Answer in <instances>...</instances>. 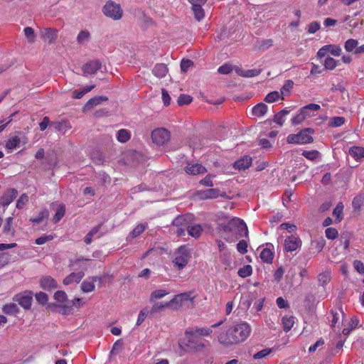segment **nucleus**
Here are the masks:
<instances>
[{"instance_id":"obj_54","label":"nucleus","mask_w":364,"mask_h":364,"mask_svg":"<svg viewBox=\"0 0 364 364\" xmlns=\"http://www.w3.org/2000/svg\"><path fill=\"white\" fill-rule=\"evenodd\" d=\"M55 128L58 132H65L66 131H68L70 129H71V126H70V123L68 122L63 121V122H60L56 123L55 125Z\"/></svg>"},{"instance_id":"obj_16","label":"nucleus","mask_w":364,"mask_h":364,"mask_svg":"<svg viewBox=\"0 0 364 364\" xmlns=\"http://www.w3.org/2000/svg\"><path fill=\"white\" fill-rule=\"evenodd\" d=\"M40 286L46 291H50L58 287V283L50 276H43L40 279Z\"/></svg>"},{"instance_id":"obj_6","label":"nucleus","mask_w":364,"mask_h":364,"mask_svg":"<svg viewBox=\"0 0 364 364\" xmlns=\"http://www.w3.org/2000/svg\"><path fill=\"white\" fill-rule=\"evenodd\" d=\"M190 258L191 255L188 248L185 245H181L174 252L173 265L178 270H181L186 267Z\"/></svg>"},{"instance_id":"obj_40","label":"nucleus","mask_w":364,"mask_h":364,"mask_svg":"<svg viewBox=\"0 0 364 364\" xmlns=\"http://www.w3.org/2000/svg\"><path fill=\"white\" fill-rule=\"evenodd\" d=\"M54 299L60 304H63V305L68 302L67 294L64 291H57L54 294Z\"/></svg>"},{"instance_id":"obj_39","label":"nucleus","mask_w":364,"mask_h":364,"mask_svg":"<svg viewBox=\"0 0 364 364\" xmlns=\"http://www.w3.org/2000/svg\"><path fill=\"white\" fill-rule=\"evenodd\" d=\"M65 205L64 204H60L56 210L55 215L53 216V220L54 223L59 222L65 215Z\"/></svg>"},{"instance_id":"obj_2","label":"nucleus","mask_w":364,"mask_h":364,"mask_svg":"<svg viewBox=\"0 0 364 364\" xmlns=\"http://www.w3.org/2000/svg\"><path fill=\"white\" fill-rule=\"evenodd\" d=\"M220 228L225 234V240L228 242H235L240 237H248V229L245 223L237 217L220 224Z\"/></svg>"},{"instance_id":"obj_27","label":"nucleus","mask_w":364,"mask_h":364,"mask_svg":"<svg viewBox=\"0 0 364 364\" xmlns=\"http://www.w3.org/2000/svg\"><path fill=\"white\" fill-rule=\"evenodd\" d=\"M2 311L6 314L14 315L19 312V309L15 303H9L3 306Z\"/></svg>"},{"instance_id":"obj_37","label":"nucleus","mask_w":364,"mask_h":364,"mask_svg":"<svg viewBox=\"0 0 364 364\" xmlns=\"http://www.w3.org/2000/svg\"><path fill=\"white\" fill-rule=\"evenodd\" d=\"M13 220L14 219L12 217H9L6 218V223L3 228V232L5 234H10L11 235H14L15 231L12 226L13 225Z\"/></svg>"},{"instance_id":"obj_32","label":"nucleus","mask_w":364,"mask_h":364,"mask_svg":"<svg viewBox=\"0 0 364 364\" xmlns=\"http://www.w3.org/2000/svg\"><path fill=\"white\" fill-rule=\"evenodd\" d=\"M95 85H89L84 87L82 90H75L73 92V97L74 99H81L86 93L90 92Z\"/></svg>"},{"instance_id":"obj_26","label":"nucleus","mask_w":364,"mask_h":364,"mask_svg":"<svg viewBox=\"0 0 364 364\" xmlns=\"http://www.w3.org/2000/svg\"><path fill=\"white\" fill-rule=\"evenodd\" d=\"M349 154L355 160H360L364 157V148L353 146L349 149Z\"/></svg>"},{"instance_id":"obj_35","label":"nucleus","mask_w":364,"mask_h":364,"mask_svg":"<svg viewBox=\"0 0 364 364\" xmlns=\"http://www.w3.org/2000/svg\"><path fill=\"white\" fill-rule=\"evenodd\" d=\"M168 291L165 289H157L151 292L150 295V301L161 299L168 294Z\"/></svg>"},{"instance_id":"obj_30","label":"nucleus","mask_w":364,"mask_h":364,"mask_svg":"<svg viewBox=\"0 0 364 364\" xmlns=\"http://www.w3.org/2000/svg\"><path fill=\"white\" fill-rule=\"evenodd\" d=\"M289 113V111L284 109L274 115V121L277 124L282 126L285 122V117Z\"/></svg>"},{"instance_id":"obj_44","label":"nucleus","mask_w":364,"mask_h":364,"mask_svg":"<svg viewBox=\"0 0 364 364\" xmlns=\"http://www.w3.org/2000/svg\"><path fill=\"white\" fill-rule=\"evenodd\" d=\"M147 228V223H141L137 225L132 231L131 235L133 238L139 236Z\"/></svg>"},{"instance_id":"obj_7","label":"nucleus","mask_w":364,"mask_h":364,"mask_svg":"<svg viewBox=\"0 0 364 364\" xmlns=\"http://www.w3.org/2000/svg\"><path fill=\"white\" fill-rule=\"evenodd\" d=\"M103 13L107 17L119 20L122 18L123 12L119 4L113 1H108L103 8Z\"/></svg>"},{"instance_id":"obj_28","label":"nucleus","mask_w":364,"mask_h":364,"mask_svg":"<svg viewBox=\"0 0 364 364\" xmlns=\"http://www.w3.org/2000/svg\"><path fill=\"white\" fill-rule=\"evenodd\" d=\"M283 328L285 332L289 331L294 324V317L292 316H284L282 319Z\"/></svg>"},{"instance_id":"obj_13","label":"nucleus","mask_w":364,"mask_h":364,"mask_svg":"<svg viewBox=\"0 0 364 364\" xmlns=\"http://www.w3.org/2000/svg\"><path fill=\"white\" fill-rule=\"evenodd\" d=\"M185 172L188 175L196 176L203 174L207 171L205 166L198 163L188 162L184 168Z\"/></svg>"},{"instance_id":"obj_41","label":"nucleus","mask_w":364,"mask_h":364,"mask_svg":"<svg viewBox=\"0 0 364 364\" xmlns=\"http://www.w3.org/2000/svg\"><path fill=\"white\" fill-rule=\"evenodd\" d=\"M169 306V303H156L154 304L151 309H149V313L150 314V316H153L156 312L161 311L165 307Z\"/></svg>"},{"instance_id":"obj_29","label":"nucleus","mask_w":364,"mask_h":364,"mask_svg":"<svg viewBox=\"0 0 364 364\" xmlns=\"http://www.w3.org/2000/svg\"><path fill=\"white\" fill-rule=\"evenodd\" d=\"M260 258L265 263H272L274 259V253L271 250L265 248L261 252Z\"/></svg>"},{"instance_id":"obj_53","label":"nucleus","mask_w":364,"mask_h":364,"mask_svg":"<svg viewBox=\"0 0 364 364\" xmlns=\"http://www.w3.org/2000/svg\"><path fill=\"white\" fill-rule=\"evenodd\" d=\"M82 305V299L79 298H76L72 301H68V304L64 305H60V306L63 308L70 309L73 306L76 308H80Z\"/></svg>"},{"instance_id":"obj_50","label":"nucleus","mask_w":364,"mask_h":364,"mask_svg":"<svg viewBox=\"0 0 364 364\" xmlns=\"http://www.w3.org/2000/svg\"><path fill=\"white\" fill-rule=\"evenodd\" d=\"M191 292H184L181 294H178L174 296V301L176 299H181L182 302L190 301L191 303H193L194 297H192Z\"/></svg>"},{"instance_id":"obj_8","label":"nucleus","mask_w":364,"mask_h":364,"mask_svg":"<svg viewBox=\"0 0 364 364\" xmlns=\"http://www.w3.org/2000/svg\"><path fill=\"white\" fill-rule=\"evenodd\" d=\"M13 301L18 304L26 310L31 309L33 301V292L31 291H25L18 293L13 297Z\"/></svg>"},{"instance_id":"obj_64","label":"nucleus","mask_w":364,"mask_h":364,"mask_svg":"<svg viewBox=\"0 0 364 364\" xmlns=\"http://www.w3.org/2000/svg\"><path fill=\"white\" fill-rule=\"evenodd\" d=\"M36 301L41 304H46L48 301V295L42 291H40L36 294Z\"/></svg>"},{"instance_id":"obj_31","label":"nucleus","mask_w":364,"mask_h":364,"mask_svg":"<svg viewBox=\"0 0 364 364\" xmlns=\"http://www.w3.org/2000/svg\"><path fill=\"white\" fill-rule=\"evenodd\" d=\"M344 205L343 203H338L333 211V215L336 217V220L338 223H340L343 220V211Z\"/></svg>"},{"instance_id":"obj_24","label":"nucleus","mask_w":364,"mask_h":364,"mask_svg":"<svg viewBox=\"0 0 364 364\" xmlns=\"http://www.w3.org/2000/svg\"><path fill=\"white\" fill-rule=\"evenodd\" d=\"M191 6V9L194 15V18L198 21H200L201 20H203L205 18V11L204 9L202 8L203 5L194 4Z\"/></svg>"},{"instance_id":"obj_57","label":"nucleus","mask_w":364,"mask_h":364,"mask_svg":"<svg viewBox=\"0 0 364 364\" xmlns=\"http://www.w3.org/2000/svg\"><path fill=\"white\" fill-rule=\"evenodd\" d=\"M28 202V196L26 193H23L16 202V208L22 209L24 205Z\"/></svg>"},{"instance_id":"obj_47","label":"nucleus","mask_w":364,"mask_h":364,"mask_svg":"<svg viewBox=\"0 0 364 364\" xmlns=\"http://www.w3.org/2000/svg\"><path fill=\"white\" fill-rule=\"evenodd\" d=\"M252 273V268L249 264L245 265L243 267L240 268L237 272L238 275L242 278H245L250 276Z\"/></svg>"},{"instance_id":"obj_19","label":"nucleus","mask_w":364,"mask_h":364,"mask_svg":"<svg viewBox=\"0 0 364 364\" xmlns=\"http://www.w3.org/2000/svg\"><path fill=\"white\" fill-rule=\"evenodd\" d=\"M305 109H306V111H305L306 113H305L304 116H305V119H307V118H310V117L316 116V112H317L318 111H319L321 109V107L319 105L311 103V104H309V105L303 107L300 109L304 110Z\"/></svg>"},{"instance_id":"obj_62","label":"nucleus","mask_w":364,"mask_h":364,"mask_svg":"<svg viewBox=\"0 0 364 364\" xmlns=\"http://www.w3.org/2000/svg\"><path fill=\"white\" fill-rule=\"evenodd\" d=\"M324 66L328 70H333L337 66L336 60L331 57H327L324 60Z\"/></svg>"},{"instance_id":"obj_45","label":"nucleus","mask_w":364,"mask_h":364,"mask_svg":"<svg viewBox=\"0 0 364 364\" xmlns=\"http://www.w3.org/2000/svg\"><path fill=\"white\" fill-rule=\"evenodd\" d=\"M305 111L306 109L304 110L299 109V112L291 119V124L293 125L299 124L306 119L304 116Z\"/></svg>"},{"instance_id":"obj_9","label":"nucleus","mask_w":364,"mask_h":364,"mask_svg":"<svg viewBox=\"0 0 364 364\" xmlns=\"http://www.w3.org/2000/svg\"><path fill=\"white\" fill-rule=\"evenodd\" d=\"M170 138L169 132L164 128H158L151 133L153 142L157 145L166 144Z\"/></svg>"},{"instance_id":"obj_11","label":"nucleus","mask_w":364,"mask_h":364,"mask_svg":"<svg viewBox=\"0 0 364 364\" xmlns=\"http://www.w3.org/2000/svg\"><path fill=\"white\" fill-rule=\"evenodd\" d=\"M196 196L200 200L215 199L220 195L219 188L199 190L196 192Z\"/></svg>"},{"instance_id":"obj_23","label":"nucleus","mask_w":364,"mask_h":364,"mask_svg":"<svg viewBox=\"0 0 364 364\" xmlns=\"http://www.w3.org/2000/svg\"><path fill=\"white\" fill-rule=\"evenodd\" d=\"M190 331H192L193 333H194L196 336H208L210 335L213 332V330L211 328H199V327H195V328H187Z\"/></svg>"},{"instance_id":"obj_56","label":"nucleus","mask_w":364,"mask_h":364,"mask_svg":"<svg viewBox=\"0 0 364 364\" xmlns=\"http://www.w3.org/2000/svg\"><path fill=\"white\" fill-rule=\"evenodd\" d=\"M54 239V236L52 235H43L39 237H38L35 243L38 245H41L45 244L47 242L51 241Z\"/></svg>"},{"instance_id":"obj_10","label":"nucleus","mask_w":364,"mask_h":364,"mask_svg":"<svg viewBox=\"0 0 364 364\" xmlns=\"http://www.w3.org/2000/svg\"><path fill=\"white\" fill-rule=\"evenodd\" d=\"M18 196V191L15 188L7 189L0 197V205L4 207L9 205Z\"/></svg>"},{"instance_id":"obj_34","label":"nucleus","mask_w":364,"mask_h":364,"mask_svg":"<svg viewBox=\"0 0 364 364\" xmlns=\"http://www.w3.org/2000/svg\"><path fill=\"white\" fill-rule=\"evenodd\" d=\"M20 142L21 139L18 136H12L6 141V148L9 150H13L20 144Z\"/></svg>"},{"instance_id":"obj_59","label":"nucleus","mask_w":364,"mask_h":364,"mask_svg":"<svg viewBox=\"0 0 364 364\" xmlns=\"http://www.w3.org/2000/svg\"><path fill=\"white\" fill-rule=\"evenodd\" d=\"M215 178V175L208 174L205 178L200 181V184L206 187L213 186L212 179Z\"/></svg>"},{"instance_id":"obj_3","label":"nucleus","mask_w":364,"mask_h":364,"mask_svg":"<svg viewBox=\"0 0 364 364\" xmlns=\"http://www.w3.org/2000/svg\"><path fill=\"white\" fill-rule=\"evenodd\" d=\"M186 341L180 345L181 348L186 352H202L205 344L201 339L196 336L192 331L186 329L185 331Z\"/></svg>"},{"instance_id":"obj_51","label":"nucleus","mask_w":364,"mask_h":364,"mask_svg":"<svg viewBox=\"0 0 364 364\" xmlns=\"http://www.w3.org/2000/svg\"><path fill=\"white\" fill-rule=\"evenodd\" d=\"M273 351L272 348H266L264 349H262V350L257 352V353L254 354L253 358L255 360H259L261 358H266L267 355H269L270 353H272Z\"/></svg>"},{"instance_id":"obj_63","label":"nucleus","mask_w":364,"mask_h":364,"mask_svg":"<svg viewBox=\"0 0 364 364\" xmlns=\"http://www.w3.org/2000/svg\"><path fill=\"white\" fill-rule=\"evenodd\" d=\"M326 237L330 240L336 239L338 235V230L334 228H328L325 230Z\"/></svg>"},{"instance_id":"obj_20","label":"nucleus","mask_w":364,"mask_h":364,"mask_svg":"<svg viewBox=\"0 0 364 364\" xmlns=\"http://www.w3.org/2000/svg\"><path fill=\"white\" fill-rule=\"evenodd\" d=\"M41 37L43 40L51 43L57 37V31L55 29L51 28H45L41 32Z\"/></svg>"},{"instance_id":"obj_17","label":"nucleus","mask_w":364,"mask_h":364,"mask_svg":"<svg viewBox=\"0 0 364 364\" xmlns=\"http://www.w3.org/2000/svg\"><path fill=\"white\" fill-rule=\"evenodd\" d=\"M235 73L244 77H253L258 76L262 70L260 69L243 70L241 67H235Z\"/></svg>"},{"instance_id":"obj_42","label":"nucleus","mask_w":364,"mask_h":364,"mask_svg":"<svg viewBox=\"0 0 364 364\" xmlns=\"http://www.w3.org/2000/svg\"><path fill=\"white\" fill-rule=\"evenodd\" d=\"M148 316H150V314L149 313V308L145 307L143 309H141L139 313L138 318L136 322V326H140L144 321V320Z\"/></svg>"},{"instance_id":"obj_55","label":"nucleus","mask_w":364,"mask_h":364,"mask_svg":"<svg viewBox=\"0 0 364 364\" xmlns=\"http://www.w3.org/2000/svg\"><path fill=\"white\" fill-rule=\"evenodd\" d=\"M319 152L316 150L304 151L302 155L307 159L314 161L319 156Z\"/></svg>"},{"instance_id":"obj_15","label":"nucleus","mask_w":364,"mask_h":364,"mask_svg":"<svg viewBox=\"0 0 364 364\" xmlns=\"http://www.w3.org/2000/svg\"><path fill=\"white\" fill-rule=\"evenodd\" d=\"M102 67V64L100 60H91L82 66V71L85 75H92L99 70Z\"/></svg>"},{"instance_id":"obj_49","label":"nucleus","mask_w":364,"mask_h":364,"mask_svg":"<svg viewBox=\"0 0 364 364\" xmlns=\"http://www.w3.org/2000/svg\"><path fill=\"white\" fill-rule=\"evenodd\" d=\"M279 97H280L279 92L277 91H273V92L268 93L266 95L264 100L267 103H272V102L277 101L279 99Z\"/></svg>"},{"instance_id":"obj_22","label":"nucleus","mask_w":364,"mask_h":364,"mask_svg":"<svg viewBox=\"0 0 364 364\" xmlns=\"http://www.w3.org/2000/svg\"><path fill=\"white\" fill-rule=\"evenodd\" d=\"M267 106L264 103H259L254 106L252 109V114L255 117H262L267 112Z\"/></svg>"},{"instance_id":"obj_60","label":"nucleus","mask_w":364,"mask_h":364,"mask_svg":"<svg viewBox=\"0 0 364 364\" xmlns=\"http://www.w3.org/2000/svg\"><path fill=\"white\" fill-rule=\"evenodd\" d=\"M193 98L188 95H181L178 98V104L180 106H183L185 105H188L192 102Z\"/></svg>"},{"instance_id":"obj_33","label":"nucleus","mask_w":364,"mask_h":364,"mask_svg":"<svg viewBox=\"0 0 364 364\" xmlns=\"http://www.w3.org/2000/svg\"><path fill=\"white\" fill-rule=\"evenodd\" d=\"M130 137V132L127 129H122L117 132V139L119 142L125 143L129 140Z\"/></svg>"},{"instance_id":"obj_52","label":"nucleus","mask_w":364,"mask_h":364,"mask_svg":"<svg viewBox=\"0 0 364 364\" xmlns=\"http://www.w3.org/2000/svg\"><path fill=\"white\" fill-rule=\"evenodd\" d=\"M49 215V213L47 210H41L39 214H38V216H37L36 218H32L30 219V221L33 223H40L44 218H48Z\"/></svg>"},{"instance_id":"obj_14","label":"nucleus","mask_w":364,"mask_h":364,"mask_svg":"<svg viewBox=\"0 0 364 364\" xmlns=\"http://www.w3.org/2000/svg\"><path fill=\"white\" fill-rule=\"evenodd\" d=\"M252 163V159L250 156L245 155L234 162L232 166L235 169L242 171L247 169Z\"/></svg>"},{"instance_id":"obj_12","label":"nucleus","mask_w":364,"mask_h":364,"mask_svg":"<svg viewBox=\"0 0 364 364\" xmlns=\"http://www.w3.org/2000/svg\"><path fill=\"white\" fill-rule=\"evenodd\" d=\"M301 245L300 238L295 235L287 237L284 240V249L287 252L296 250Z\"/></svg>"},{"instance_id":"obj_46","label":"nucleus","mask_w":364,"mask_h":364,"mask_svg":"<svg viewBox=\"0 0 364 364\" xmlns=\"http://www.w3.org/2000/svg\"><path fill=\"white\" fill-rule=\"evenodd\" d=\"M346 122V119L343 117H334L330 119L329 126L331 127H338L343 125Z\"/></svg>"},{"instance_id":"obj_1","label":"nucleus","mask_w":364,"mask_h":364,"mask_svg":"<svg viewBox=\"0 0 364 364\" xmlns=\"http://www.w3.org/2000/svg\"><path fill=\"white\" fill-rule=\"evenodd\" d=\"M251 327L245 321L234 323L225 333H221L218 336L219 342L229 346L244 342L251 333Z\"/></svg>"},{"instance_id":"obj_36","label":"nucleus","mask_w":364,"mask_h":364,"mask_svg":"<svg viewBox=\"0 0 364 364\" xmlns=\"http://www.w3.org/2000/svg\"><path fill=\"white\" fill-rule=\"evenodd\" d=\"M331 314L332 315L331 326H335L339 323L341 316L343 317V312L341 309H332Z\"/></svg>"},{"instance_id":"obj_25","label":"nucleus","mask_w":364,"mask_h":364,"mask_svg":"<svg viewBox=\"0 0 364 364\" xmlns=\"http://www.w3.org/2000/svg\"><path fill=\"white\" fill-rule=\"evenodd\" d=\"M107 100L108 98L106 96L94 97L87 101L85 108L91 109L100 105L102 102L107 101Z\"/></svg>"},{"instance_id":"obj_58","label":"nucleus","mask_w":364,"mask_h":364,"mask_svg":"<svg viewBox=\"0 0 364 364\" xmlns=\"http://www.w3.org/2000/svg\"><path fill=\"white\" fill-rule=\"evenodd\" d=\"M235 70V68H234ZM233 70V67L231 64L225 63L223 65L220 66L218 69V72L220 74L227 75L230 73Z\"/></svg>"},{"instance_id":"obj_21","label":"nucleus","mask_w":364,"mask_h":364,"mask_svg":"<svg viewBox=\"0 0 364 364\" xmlns=\"http://www.w3.org/2000/svg\"><path fill=\"white\" fill-rule=\"evenodd\" d=\"M152 72L157 77L162 78L166 75L168 68L165 64L158 63L154 66Z\"/></svg>"},{"instance_id":"obj_43","label":"nucleus","mask_w":364,"mask_h":364,"mask_svg":"<svg viewBox=\"0 0 364 364\" xmlns=\"http://www.w3.org/2000/svg\"><path fill=\"white\" fill-rule=\"evenodd\" d=\"M294 85V82L291 80H286L284 85L282 87L280 90L281 95L283 96H287L290 93L291 90L292 89Z\"/></svg>"},{"instance_id":"obj_61","label":"nucleus","mask_w":364,"mask_h":364,"mask_svg":"<svg viewBox=\"0 0 364 364\" xmlns=\"http://www.w3.org/2000/svg\"><path fill=\"white\" fill-rule=\"evenodd\" d=\"M363 203V198L360 196H355L352 202V206L354 210H360Z\"/></svg>"},{"instance_id":"obj_5","label":"nucleus","mask_w":364,"mask_h":364,"mask_svg":"<svg viewBox=\"0 0 364 364\" xmlns=\"http://www.w3.org/2000/svg\"><path fill=\"white\" fill-rule=\"evenodd\" d=\"M314 132L311 128H306L297 134H289L287 137L288 144H305L313 142L314 139L311 134Z\"/></svg>"},{"instance_id":"obj_4","label":"nucleus","mask_w":364,"mask_h":364,"mask_svg":"<svg viewBox=\"0 0 364 364\" xmlns=\"http://www.w3.org/2000/svg\"><path fill=\"white\" fill-rule=\"evenodd\" d=\"M88 260L89 259H84L83 257L78 258L75 260H70V267H78L81 269V270L77 272H72L71 274L68 275L63 279V284L65 285H69L74 282L79 283L81 281V279L83 278V277L85 276L84 271L86 270V269H87L86 264H84L83 265H81L80 262H83V261H88ZM73 269H76V268H73Z\"/></svg>"},{"instance_id":"obj_38","label":"nucleus","mask_w":364,"mask_h":364,"mask_svg":"<svg viewBox=\"0 0 364 364\" xmlns=\"http://www.w3.org/2000/svg\"><path fill=\"white\" fill-rule=\"evenodd\" d=\"M187 230L188 235L196 238L200 235L203 229L200 225H195L193 226H188Z\"/></svg>"},{"instance_id":"obj_18","label":"nucleus","mask_w":364,"mask_h":364,"mask_svg":"<svg viewBox=\"0 0 364 364\" xmlns=\"http://www.w3.org/2000/svg\"><path fill=\"white\" fill-rule=\"evenodd\" d=\"M97 279L100 282H101V278L97 277H92L91 280L86 279V280L83 281L82 283L81 284L82 291L85 293H89V292L93 291L95 290V282Z\"/></svg>"},{"instance_id":"obj_48","label":"nucleus","mask_w":364,"mask_h":364,"mask_svg":"<svg viewBox=\"0 0 364 364\" xmlns=\"http://www.w3.org/2000/svg\"><path fill=\"white\" fill-rule=\"evenodd\" d=\"M358 42L357 40L350 38L346 41L345 43L344 48L347 52H352L353 50H355Z\"/></svg>"}]
</instances>
